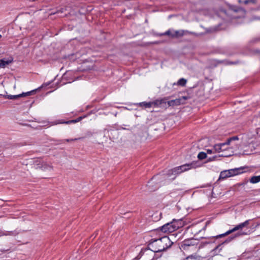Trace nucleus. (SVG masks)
I'll list each match as a JSON object with an SVG mask.
<instances>
[{"label": "nucleus", "instance_id": "1", "mask_svg": "<svg viewBox=\"0 0 260 260\" xmlns=\"http://www.w3.org/2000/svg\"><path fill=\"white\" fill-rule=\"evenodd\" d=\"M173 243L169 237L164 236L161 238L152 240L149 244V248L154 253L165 250L170 247Z\"/></svg>", "mask_w": 260, "mask_h": 260}, {"label": "nucleus", "instance_id": "2", "mask_svg": "<svg viewBox=\"0 0 260 260\" xmlns=\"http://www.w3.org/2000/svg\"><path fill=\"white\" fill-rule=\"evenodd\" d=\"M228 145H229L226 144V142L223 143L216 144L214 146V150L215 152H223L224 153L222 154L220 156L227 157L233 155L234 151L240 149V147L238 144H236V146L234 149L228 147Z\"/></svg>", "mask_w": 260, "mask_h": 260}, {"label": "nucleus", "instance_id": "3", "mask_svg": "<svg viewBox=\"0 0 260 260\" xmlns=\"http://www.w3.org/2000/svg\"><path fill=\"white\" fill-rule=\"evenodd\" d=\"M249 221H250L249 220H246L244 222L241 223L237 225L234 228L227 231L224 234L219 235V237H222L228 235H229L233 232H235L236 231H238V232L236 234V236L246 235L247 234V233L242 232V230L244 228L247 227L249 225Z\"/></svg>", "mask_w": 260, "mask_h": 260}, {"label": "nucleus", "instance_id": "4", "mask_svg": "<svg viewBox=\"0 0 260 260\" xmlns=\"http://www.w3.org/2000/svg\"><path fill=\"white\" fill-rule=\"evenodd\" d=\"M181 224L180 220L174 219L171 222L167 223L161 227V231L164 233H172L177 230Z\"/></svg>", "mask_w": 260, "mask_h": 260}, {"label": "nucleus", "instance_id": "5", "mask_svg": "<svg viewBox=\"0 0 260 260\" xmlns=\"http://www.w3.org/2000/svg\"><path fill=\"white\" fill-rule=\"evenodd\" d=\"M187 30H175L174 29H169L165 32L161 34L160 36H168L171 38H178L184 36V35L188 34Z\"/></svg>", "mask_w": 260, "mask_h": 260}, {"label": "nucleus", "instance_id": "6", "mask_svg": "<svg viewBox=\"0 0 260 260\" xmlns=\"http://www.w3.org/2000/svg\"><path fill=\"white\" fill-rule=\"evenodd\" d=\"M154 256V252L149 248V249L142 250L138 256V258H142L143 260H153Z\"/></svg>", "mask_w": 260, "mask_h": 260}, {"label": "nucleus", "instance_id": "7", "mask_svg": "<svg viewBox=\"0 0 260 260\" xmlns=\"http://www.w3.org/2000/svg\"><path fill=\"white\" fill-rule=\"evenodd\" d=\"M43 160L41 158H30L22 162L24 165H30L34 166L35 169H39Z\"/></svg>", "mask_w": 260, "mask_h": 260}, {"label": "nucleus", "instance_id": "8", "mask_svg": "<svg viewBox=\"0 0 260 260\" xmlns=\"http://www.w3.org/2000/svg\"><path fill=\"white\" fill-rule=\"evenodd\" d=\"M189 166V165L188 164L182 165L181 166L174 168L173 169L171 170L170 172H171V174L175 176V178L177 175L189 170L190 169Z\"/></svg>", "mask_w": 260, "mask_h": 260}, {"label": "nucleus", "instance_id": "9", "mask_svg": "<svg viewBox=\"0 0 260 260\" xmlns=\"http://www.w3.org/2000/svg\"><path fill=\"white\" fill-rule=\"evenodd\" d=\"M167 100L166 98L161 99L160 100H157L155 101L151 102L152 106L156 107H165L167 105Z\"/></svg>", "mask_w": 260, "mask_h": 260}, {"label": "nucleus", "instance_id": "10", "mask_svg": "<svg viewBox=\"0 0 260 260\" xmlns=\"http://www.w3.org/2000/svg\"><path fill=\"white\" fill-rule=\"evenodd\" d=\"M34 92H35V90H32L31 91H28L27 92H23L21 94H19L18 95H7V96H8V99H9L15 100V99H17V98H20V97H23V96L30 95Z\"/></svg>", "mask_w": 260, "mask_h": 260}, {"label": "nucleus", "instance_id": "11", "mask_svg": "<svg viewBox=\"0 0 260 260\" xmlns=\"http://www.w3.org/2000/svg\"><path fill=\"white\" fill-rule=\"evenodd\" d=\"M39 169L43 171H51L53 170V167L43 161Z\"/></svg>", "mask_w": 260, "mask_h": 260}, {"label": "nucleus", "instance_id": "12", "mask_svg": "<svg viewBox=\"0 0 260 260\" xmlns=\"http://www.w3.org/2000/svg\"><path fill=\"white\" fill-rule=\"evenodd\" d=\"M181 104V99H177L174 100H171L167 102L168 106H174L175 105H179Z\"/></svg>", "mask_w": 260, "mask_h": 260}, {"label": "nucleus", "instance_id": "13", "mask_svg": "<svg viewBox=\"0 0 260 260\" xmlns=\"http://www.w3.org/2000/svg\"><path fill=\"white\" fill-rule=\"evenodd\" d=\"M241 170V168H235L234 169H231V170H228V173H229V175L230 177L241 173V172H240Z\"/></svg>", "mask_w": 260, "mask_h": 260}, {"label": "nucleus", "instance_id": "14", "mask_svg": "<svg viewBox=\"0 0 260 260\" xmlns=\"http://www.w3.org/2000/svg\"><path fill=\"white\" fill-rule=\"evenodd\" d=\"M229 174V173H228V170L222 171L220 173L219 179H225L226 178L230 177Z\"/></svg>", "mask_w": 260, "mask_h": 260}, {"label": "nucleus", "instance_id": "15", "mask_svg": "<svg viewBox=\"0 0 260 260\" xmlns=\"http://www.w3.org/2000/svg\"><path fill=\"white\" fill-rule=\"evenodd\" d=\"M11 61L9 60H6L4 59L0 60V68H4L8 65Z\"/></svg>", "mask_w": 260, "mask_h": 260}, {"label": "nucleus", "instance_id": "16", "mask_svg": "<svg viewBox=\"0 0 260 260\" xmlns=\"http://www.w3.org/2000/svg\"><path fill=\"white\" fill-rule=\"evenodd\" d=\"M260 181V175L253 176L250 179V182L252 183H256Z\"/></svg>", "mask_w": 260, "mask_h": 260}, {"label": "nucleus", "instance_id": "17", "mask_svg": "<svg viewBox=\"0 0 260 260\" xmlns=\"http://www.w3.org/2000/svg\"><path fill=\"white\" fill-rule=\"evenodd\" d=\"M139 105L140 106H141V107L143 106L145 108H150L152 106L151 102H142V103H140L139 104Z\"/></svg>", "mask_w": 260, "mask_h": 260}, {"label": "nucleus", "instance_id": "18", "mask_svg": "<svg viewBox=\"0 0 260 260\" xmlns=\"http://www.w3.org/2000/svg\"><path fill=\"white\" fill-rule=\"evenodd\" d=\"M186 80L184 78H181L180 79L177 83V84L182 86H185V85L186 83Z\"/></svg>", "mask_w": 260, "mask_h": 260}, {"label": "nucleus", "instance_id": "19", "mask_svg": "<svg viewBox=\"0 0 260 260\" xmlns=\"http://www.w3.org/2000/svg\"><path fill=\"white\" fill-rule=\"evenodd\" d=\"M206 157L207 154L204 152H201L198 155V158L200 160H202L206 158Z\"/></svg>", "mask_w": 260, "mask_h": 260}, {"label": "nucleus", "instance_id": "20", "mask_svg": "<svg viewBox=\"0 0 260 260\" xmlns=\"http://www.w3.org/2000/svg\"><path fill=\"white\" fill-rule=\"evenodd\" d=\"M238 139H238V137H237V136L233 137L232 138H230L229 139H228L227 140L226 144H228L229 145H230L232 141H235V140H238Z\"/></svg>", "mask_w": 260, "mask_h": 260}, {"label": "nucleus", "instance_id": "21", "mask_svg": "<svg viewBox=\"0 0 260 260\" xmlns=\"http://www.w3.org/2000/svg\"><path fill=\"white\" fill-rule=\"evenodd\" d=\"M183 245L184 246H190V245H193V244L192 243V242L191 240H188V241H185L184 242Z\"/></svg>", "mask_w": 260, "mask_h": 260}, {"label": "nucleus", "instance_id": "22", "mask_svg": "<svg viewBox=\"0 0 260 260\" xmlns=\"http://www.w3.org/2000/svg\"><path fill=\"white\" fill-rule=\"evenodd\" d=\"M198 258V256H196V255H189L188 256L187 258H191V259H192V258H194V259H197Z\"/></svg>", "mask_w": 260, "mask_h": 260}, {"label": "nucleus", "instance_id": "23", "mask_svg": "<svg viewBox=\"0 0 260 260\" xmlns=\"http://www.w3.org/2000/svg\"><path fill=\"white\" fill-rule=\"evenodd\" d=\"M79 139H77V138H75L74 139H66V141L67 142H71V141H76V140H78Z\"/></svg>", "mask_w": 260, "mask_h": 260}, {"label": "nucleus", "instance_id": "24", "mask_svg": "<svg viewBox=\"0 0 260 260\" xmlns=\"http://www.w3.org/2000/svg\"><path fill=\"white\" fill-rule=\"evenodd\" d=\"M207 153L208 154H211L212 153V150L210 149H208L207 150Z\"/></svg>", "mask_w": 260, "mask_h": 260}, {"label": "nucleus", "instance_id": "25", "mask_svg": "<svg viewBox=\"0 0 260 260\" xmlns=\"http://www.w3.org/2000/svg\"><path fill=\"white\" fill-rule=\"evenodd\" d=\"M76 121H77V120H72V121H67V122H66V123H71V122H75Z\"/></svg>", "mask_w": 260, "mask_h": 260}, {"label": "nucleus", "instance_id": "26", "mask_svg": "<svg viewBox=\"0 0 260 260\" xmlns=\"http://www.w3.org/2000/svg\"><path fill=\"white\" fill-rule=\"evenodd\" d=\"M249 2H253L252 1H248V0H247V1H244V4H247Z\"/></svg>", "mask_w": 260, "mask_h": 260}, {"label": "nucleus", "instance_id": "27", "mask_svg": "<svg viewBox=\"0 0 260 260\" xmlns=\"http://www.w3.org/2000/svg\"><path fill=\"white\" fill-rule=\"evenodd\" d=\"M4 251V249H2V248H1V249H0V251H1V252H3V251Z\"/></svg>", "mask_w": 260, "mask_h": 260}, {"label": "nucleus", "instance_id": "28", "mask_svg": "<svg viewBox=\"0 0 260 260\" xmlns=\"http://www.w3.org/2000/svg\"><path fill=\"white\" fill-rule=\"evenodd\" d=\"M183 99H184V100L186 99V97H185V96H183Z\"/></svg>", "mask_w": 260, "mask_h": 260}, {"label": "nucleus", "instance_id": "29", "mask_svg": "<svg viewBox=\"0 0 260 260\" xmlns=\"http://www.w3.org/2000/svg\"><path fill=\"white\" fill-rule=\"evenodd\" d=\"M0 37H1V35H0Z\"/></svg>", "mask_w": 260, "mask_h": 260}]
</instances>
